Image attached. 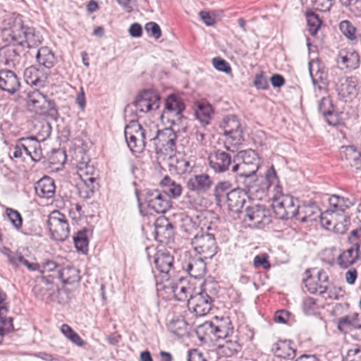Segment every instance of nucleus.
<instances>
[{"label": "nucleus", "instance_id": "obj_32", "mask_svg": "<svg viewBox=\"0 0 361 361\" xmlns=\"http://www.w3.org/2000/svg\"><path fill=\"white\" fill-rule=\"evenodd\" d=\"M319 111L329 125L336 126L338 123V115L335 112L332 101L329 98L324 97L321 99Z\"/></svg>", "mask_w": 361, "mask_h": 361}, {"label": "nucleus", "instance_id": "obj_21", "mask_svg": "<svg viewBox=\"0 0 361 361\" xmlns=\"http://www.w3.org/2000/svg\"><path fill=\"white\" fill-rule=\"evenodd\" d=\"M48 74L35 66H30L24 71L25 82L32 86L42 87L45 85Z\"/></svg>", "mask_w": 361, "mask_h": 361}, {"label": "nucleus", "instance_id": "obj_51", "mask_svg": "<svg viewBox=\"0 0 361 361\" xmlns=\"http://www.w3.org/2000/svg\"><path fill=\"white\" fill-rule=\"evenodd\" d=\"M212 64L214 67L219 71H221L226 73H230L231 72L230 64L226 60L220 57L214 58L212 59Z\"/></svg>", "mask_w": 361, "mask_h": 361}, {"label": "nucleus", "instance_id": "obj_33", "mask_svg": "<svg viewBox=\"0 0 361 361\" xmlns=\"http://www.w3.org/2000/svg\"><path fill=\"white\" fill-rule=\"evenodd\" d=\"M173 256L166 251H158L154 261L156 268L165 274H169L173 266Z\"/></svg>", "mask_w": 361, "mask_h": 361}, {"label": "nucleus", "instance_id": "obj_40", "mask_svg": "<svg viewBox=\"0 0 361 361\" xmlns=\"http://www.w3.org/2000/svg\"><path fill=\"white\" fill-rule=\"evenodd\" d=\"M212 113V107L209 104L200 103L197 106L195 116L202 124L207 125L209 123Z\"/></svg>", "mask_w": 361, "mask_h": 361}, {"label": "nucleus", "instance_id": "obj_44", "mask_svg": "<svg viewBox=\"0 0 361 361\" xmlns=\"http://www.w3.org/2000/svg\"><path fill=\"white\" fill-rule=\"evenodd\" d=\"M30 140L27 142H29L27 147L30 149V155L29 157L34 161H39L42 157V149L39 142L35 137H29Z\"/></svg>", "mask_w": 361, "mask_h": 361}, {"label": "nucleus", "instance_id": "obj_20", "mask_svg": "<svg viewBox=\"0 0 361 361\" xmlns=\"http://www.w3.org/2000/svg\"><path fill=\"white\" fill-rule=\"evenodd\" d=\"M213 180L207 173L192 176L187 181V188L196 193L207 192L212 185Z\"/></svg>", "mask_w": 361, "mask_h": 361}, {"label": "nucleus", "instance_id": "obj_17", "mask_svg": "<svg viewBox=\"0 0 361 361\" xmlns=\"http://www.w3.org/2000/svg\"><path fill=\"white\" fill-rule=\"evenodd\" d=\"M185 104L183 99L178 95L172 94L169 95L165 99V107L161 114V119L164 121L166 118L170 121L169 116L174 115L180 118L182 112L185 110Z\"/></svg>", "mask_w": 361, "mask_h": 361}, {"label": "nucleus", "instance_id": "obj_28", "mask_svg": "<svg viewBox=\"0 0 361 361\" xmlns=\"http://www.w3.org/2000/svg\"><path fill=\"white\" fill-rule=\"evenodd\" d=\"M171 288L175 298L178 301H187L188 302L190 295H193L192 294V288L190 283L183 277L180 278L177 282L173 283Z\"/></svg>", "mask_w": 361, "mask_h": 361}, {"label": "nucleus", "instance_id": "obj_26", "mask_svg": "<svg viewBox=\"0 0 361 361\" xmlns=\"http://www.w3.org/2000/svg\"><path fill=\"white\" fill-rule=\"evenodd\" d=\"M35 190L37 195L41 198L53 197L56 192L54 179L49 176H44L35 183Z\"/></svg>", "mask_w": 361, "mask_h": 361}, {"label": "nucleus", "instance_id": "obj_34", "mask_svg": "<svg viewBox=\"0 0 361 361\" xmlns=\"http://www.w3.org/2000/svg\"><path fill=\"white\" fill-rule=\"evenodd\" d=\"M329 208L338 213H346V210L354 205V202L348 197L333 195L329 198Z\"/></svg>", "mask_w": 361, "mask_h": 361}, {"label": "nucleus", "instance_id": "obj_27", "mask_svg": "<svg viewBox=\"0 0 361 361\" xmlns=\"http://www.w3.org/2000/svg\"><path fill=\"white\" fill-rule=\"evenodd\" d=\"M35 58L37 63L47 69L51 68L58 62L55 53L48 47L39 48L35 54Z\"/></svg>", "mask_w": 361, "mask_h": 361}, {"label": "nucleus", "instance_id": "obj_30", "mask_svg": "<svg viewBox=\"0 0 361 361\" xmlns=\"http://www.w3.org/2000/svg\"><path fill=\"white\" fill-rule=\"evenodd\" d=\"M337 63L342 66V68L355 70L360 66V56L356 51L341 50L338 55Z\"/></svg>", "mask_w": 361, "mask_h": 361}, {"label": "nucleus", "instance_id": "obj_31", "mask_svg": "<svg viewBox=\"0 0 361 361\" xmlns=\"http://www.w3.org/2000/svg\"><path fill=\"white\" fill-rule=\"evenodd\" d=\"M183 268L191 277L195 279L202 278L207 271L206 263L202 257L190 259Z\"/></svg>", "mask_w": 361, "mask_h": 361}, {"label": "nucleus", "instance_id": "obj_3", "mask_svg": "<svg viewBox=\"0 0 361 361\" xmlns=\"http://www.w3.org/2000/svg\"><path fill=\"white\" fill-rule=\"evenodd\" d=\"M215 283H205L200 293L190 295L188 300V307L197 316H204L212 310L214 302L213 297L215 293L211 291Z\"/></svg>", "mask_w": 361, "mask_h": 361}, {"label": "nucleus", "instance_id": "obj_47", "mask_svg": "<svg viewBox=\"0 0 361 361\" xmlns=\"http://www.w3.org/2000/svg\"><path fill=\"white\" fill-rule=\"evenodd\" d=\"M339 30L348 39L354 40L356 39V27L349 20H342L339 23Z\"/></svg>", "mask_w": 361, "mask_h": 361}, {"label": "nucleus", "instance_id": "obj_6", "mask_svg": "<svg viewBox=\"0 0 361 361\" xmlns=\"http://www.w3.org/2000/svg\"><path fill=\"white\" fill-rule=\"evenodd\" d=\"M124 135L133 153H140L145 147L146 133L137 121H130L125 128Z\"/></svg>", "mask_w": 361, "mask_h": 361}, {"label": "nucleus", "instance_id": "obj_54", "mask_svg": "<svg viewBox=\"0 0 361 361\" xmlns=\"http://www.w3.org/2000/svg\"><path fill=\"white\" fill-rule=\"evenodd\" d=\"M357 314H355L352 317L345 316L341 317L338 322V329L341 331H345L348 328L353 325V322L357 319Z\"/></svg>", "mask_w": 361, "mask_h": 361}, {"label": "nucleus", "instance_id": "obj_64", "mask_svg": "<svg viewBox=\"0 0 361 361\" xmlns=\"http://www.w3.org/2000/svg\"><path fill=\"white\" fill-rule=\"evenodd\" d=\"M129 33L133 37H140L142 34V27L140 24L134 23L129 28Z\"/></svg>", "mask_w": 361, "mask_h": 361}, {"label": "nucleus", "instance_id": "obj_35", "mask_svg": "<svg viewBox=\"0 0 361 361\" xmlns=\"http://www.w3.org/2000/svg\"><path fill=\"white\" fill-rule=\"evenodd\" d=\"M169 331L178 337H183L189 334V326L180 316L172 318L167 325Z\"/></svg>", "mask_w": 361, "mask_h": 361}, {"label": "nucleus", "instance_id": "obj_43", "mask_svg": "<svg viewBox=\"0 0 361 361\" xmlns=\"http://www.w3.org/2000/svg\"><path fill=\"white\" fill-rule=\"evenodd\" d=\"M309 71L314 86H317V87L319 90L322 89V87L319 85V83L326 85V82L327 80L326 73H325L323 70L318 68L316 72L314 73L313 67L311 63H309Z\"/></svg>", "mask_w": 361, "mask_h": 361}, {"label": "nucleus", "instance_id": "obj_41", "mask_svg": "<svg viewBox=\"0 0 361 361\" xmlns=\"http://www.w3.org/2000/svg\"><path fill=\"white\" fill-rule=\"evenodd\" d=\"M87 231L83 229L77 232L73 237L75 247L78 251L86 253L88 250V238L87 235Z\"/></svg>", "mask_w": 361, "mask_h": 361}, {"label": "nucleus", "instance_id": "obj_62", "mask_svg": "<svg viewBox=\"0 0 361 361\" xmlns=\"http://www.w3.org/2000/svg\"><path fill=\"white\" fill-rule=\"evenodd\" d=\"M289 312L284 310H278L274 314V319L276 323L285 324L289 318Z\"/></svg>", "mask_w": 361, "mask_h": 361}, {"label": "nucleus", "instance_id": "obj_15", "mask_svg": "<svg viewBox=\"0 0 361 361\" xmlns=\"http://www.w3.org/2000/svg\"><path fill=\"white\" fill-rule=\"evenodd\" d=\"M232 161V157L228 152L216 149L209 156V164L210 167L216 173H224L228 171Z\"/></svg>", "mask_w": 361, "mask_h": 361}, {"label": "nucleus", "instance_id": "obj_18", "mask_svg": "<svg viewBox=\"0 0 361 361\" xmlns=\"http://www.w3.org/2000/svg\"><path fill=\"white\" fill-rule=\"evenodd\" d=\"M176 134L171 128L159 130L157 135L152 140L158 141L160 146L164 148L166 154H172L176 149Z\"/></svg>", "mask_w": 361, "mask_h": 361}, {"label": "nucleus", "instance_id": "obj_60", "mask_svg": "<svg viewBox=\"0 0 361 361\" xmlns=\"http://www.w3.org/2000/svg\"><path fill=\"white\" fill-rule=\"evenodd\" d=\"M33 290L35 295L41 300H44L46 297H49L51 295V293H49L50 290H47V287L43 286V284H36Z\"/></svg>", "mask_w": 361, "mask_h": 361}, {"label": "nucleus", "instance_id": "obj_7", "mask_svg": "<svg viewBox=\"0 0 361 361\" xmlns=\"http://www.w3.org/2000/svg\"><path fill=\"white\" fill-rule=\"evenodd\" d=\"M47 226L53 239L66 240L70 234V227L65 214L54 210L49 215Z\"/></svg>", "mask_w": 361, "mask_h": 361}, {"label": "nucleus", "instance_id": "obj_8", "mask_svg": "<svg viewBox=\"0 0 361 361\" xmlns=\"http://www.w3.org/2000/svg\"><path fill=\"white\" fill-rule=\"evenodd\" d=\"M195 250L204 258H212L217 252V245L214 234L201 231L192 240Z\"/></svg>", "mask_w": 361, "mask_h": 361}, {"label": "nucleus", "instance_id": "obj_38", "mask_svg": "<svg viewBox=\"0 0 361 361\" xmlns=\"http://www.w3.org/2000/svg\"><path fill=\"white\" fill-rule=\"evenodd\" d=\"M161 185L164 188V193L173 198L179 197L182 192L180 184L176 183L169 176H165L161 181Z\"/></svg>", "mask_w": 361, "mask_h": 361}, {"label": "nucleus", "instance_id": "obj_29", "mask_svg": "<svg viewBox=\"0 0 361 361\" xmlns=\"http://www.w3.org/2000/svg\"><path fill=\"white\" fill-rule=\"evenodd\" d=\"M271 352L276 357L283 359H293L296 355V350L292 347V342L288 340H279L274 343Z\"/></svg>", "mask_w": 361, "mask_h": 361}, {"label": "nucleus", "instance_id": "obj_61", "mask_svg": "<svg viewBox=\"0 0 361 361\" xmlns=\"http://www.w3.org/2000/svg\"><path fill=\"white\" fill-rule=\"evenodd\" d=\"M314 5L322 11H328L334 4V0H314Z\"/></svg>", "mask_w": 361, "mask_h": 361}, {"label": "nucleus", "instance_id": "obj_63", "mask_svg": "<svg viewBox=\"0 0 361 361\" xmlns=\"http://www.w3.org/2000/svg\"><path fill=\"white\" fill-rule=\"evenodd\" d=\"M200 16L207 26H213L216 23L214 16L209 12L202 11L200 13Z\"/></svg>", "mask_w": 361, "mask_h": 361}, {"label": "nucleus", "instance_id": "obj_46", "mask_svg": "<svg viewBox=\"0 0 361 361\" xmlns=\"http://www.w3.org/2000/svg\"><path fill=\"white\" fill-rule=\"evenodd\" d=\"M306 18L310 34L315 35L321 26L322 20L318 15L312 11L307 12Z\"/></svg>", "mask_w": 361, "mask_h": 361}, {"label": "nucleus", "instance_id": "obj_57", "mask_svg": "<svg viewBox=\"0 0 361 361\" xmlns=\"http://www.w3.org/2000/svg\"><path fill=\"white\" fill-rule=\"evenodd\" d=\"M348 242L355 245L357 244L358 248L360 247L361 245V226L358 227L355 229H353L350 231V235L348 236Z\"/></svg>", "mask_w": 361, "mask_h": 361}, {"label": "nucleus", "instance_id": "obj_11", "mask_svg": "<svg viewBox=\"0 0 361 361\" xmlns=\"http://www.w3.org/2000/svg\"><path fill=\"white\" fill-rule=\"evenodd\" d=\"M133 104L137 111L143 113L157 110L160 105V97L154 90H145L137 96Z\"/></svg>", "mask_w": 361, "mask_h": 361}, {"label": "nucleus", "instance_id": "obj_59", "mask_svg": "<svg viewBox=\"0 0 361 361\" xmlns=\"http://www.w3.org/2000/svg\"><path fill=\"white\" fill-rule=\"evenodd\" d=\"M254 85L257 89L267 90L269 87L267 79L262 73L256 75Z\"/></svg>", "mask_w": 361, "mask_h": 361}, {"label": "nucleus", "instance_id": "obj_48", "mask_svg": "<svg viewBox=\"0 0 361 361\" xmlns=\"http://www.w3.org/2000/svg\"><path fill=\"white\" fill-rule=\"evenodd\" d=\"M61 267L56 262L47 260L42 263L39 271L42 274L51 272L49 277L51 279H57V271L61 270Z\"/></svg>", "mask_w": 361, "mask_h": 361}, {"label": "nucleus", "instance_id": "obj_10", "mask_svg": "<svg viewBox=\"0 0 361 361\" xmlns=\"http://www.w3.org/2000/svg\"><path fill=\"white\" fill-rule=\"evenodd\" d=\"M245 221L251 222V226L263 228L271 222V216L264 205L252 204L245 208Z\"/></svg>", "mask_w": 361, "mask_h": 361}, {"label": "nucleus", "instance_id": "obj_45", "mask_svg": "<svg viewBox=\"0 0 361 361\" xmlns=\"http://www.w3.org/2000/svg\"><path fill=\"white\" fill-rule=\"evenodd\" d=\"M232 185L229 181H221L216 184L214 192L216 201H221L226 197L227 198V193L231 190Z\"/></svg>", "mask_w": 361, "mask_h": 361}, {"label": "nucleus", "instance_id": "obj_53", "mask_svg": "<svg viewBox=\"0 0 361 361\" xmlns=\"http://www.w3.org/2000/svg\"><path fill=\"white\" fill-rule=\"evenodd\" d=\"M145 29L148 35L155 39L161 36V30L159 25L154 22H149L145 24Z\"/></svg>", "mask_w": 361, "mask_h": 361}, {"label": "nucleus", "instance_id": "obj_49", "mask_svg": "<svg viewBox=\"0 0 361 361\" xmlns=\"http://www.w3.org/2000/svg\"><path fill=\"white\" fill-rule=\"evenodd\" d=\"M290 204L286 207L285 216L283 219H289L295 218L297 219V216L299 213L300 206L298 205V200L290 196Z\"/></svg>", "mask_w": 361, "mask_h": 361}, {"label": "nucleus", "instance_id": "obj_37", "mask_svg": "<svg viewBox=\"0 0 361 361\" xmlns=\"http://www.w3.org/2000/svg\"><path fill=\"white\" fill-rule=\"evenodd\" d=\"M57 279L65 284H73L80 281L79 271L73 267L61 268L57 271Z\"/></svg>", "mask_w": 361, "mask_h": 361}, {"label": "nucleus", "instance_id": "obj_16", "mask_svg": "<svg viewBox=\"0 0 361 361\" xmlns=\"http://www.w3.org/2000/svg\"><path fill=\"white\" fill-rule=\"evenodd\" d=\"M78 173L86 187V197H91L97 188L96 176L97 171L93 166L87 163H80L78 165Z\"/></svg>", "mask_w": 361, "mask_h": 361}, {"label": "nucleus", "instance_id": "obj_52", "mask_svg": "<svg viewBox=\"0 0 361 361\" xmlns=\"http://www.w3.org/2000/svg\"><path fill=\"white\" fill-rule=\"evenodd\" d=\"M343 361H361V345H356L349 349Z\"/></svg>", "mask_w": 361, "mask_h": 361}, {"label": "nucleus", "instance_id": "obj_23", "mask_svg": "<svg viewBox=\"0 0 361 361\" xmlns=\"http://www.w3.org/2000/svg\"><path fill=\"white\" fill-rule=\"evenodd\" d=\"M322 213L315 202L300 206L297 220L302 223H312L319 219L321 221Z\"/></svg>", "mask_w": 361, "mask_h": 361}, {"label": "nucleus", "instance_id": "obj_56", "mask_svg": "<svg viewBox=\"0 0 361 361\" xmlns=\"http://www.w3.org/2000/svg\"><path fill=\"white\" fill-rule=\"evenodd\" d=\"M188 361H207V359L202 352L195 348L188 350Z\"/></svg>", "mask_w": 361, "mask_h": 361}, {"label": "nucleus", "instance_id": "obj_25", "mask_svg": "<svg viewBox=\"0 0 361 361\" xmlns=\"http://www.w3.org/2000/svg\"><path fill=\"white\" fill-rule=\"evenodd\" d=\"M154 227L155 238L160 242L169 240L173 235V226L165 217L158 218Z\"/></svg>", "mask_w": 361, "mask_h": 361}, {"label": "nucleus", "instance_id": "obj_13", "mask_svg": "<svg viewBox=\"0 0 361 361\" xmlns=\"http://www.w3.org/2000/svg\"><path fill=\"white\" fill-rule=\"evenodd\" d=\"M220 128L224 130V134L229 136L236 143L243 140V129L242 125L235 115H228L223 119Z\"/></svg>", "mask_w": 361, "mask_h": 361}, {"label": "nucleus", "instance_id": "obj_1", "mask_svg": "<svg viewBox=\"0 0 361 361\" xmlns=\"http://www.w3.org/2000/svg\"><path fill=\"white\" fill-rule=\"evenodd\" d=\"M1 25L4 40L13 44L6 48L4 54L6 64L9 66L16 67L20 63V55L24 48L35 49L42 42L40 32L33 27L24 25L19 14H6Z\"/></svg>", "mask_w": 361, "mask_h": 361}, {"label": "nucleus", "instance_id": "obj_50", "mask_svg": "<svg viewBox=\"0 0 361 361\" xmlns=\"http://www.w3.org/2000/svg\"><path fill=\"white\" fill-rule=\"evenodd\" d=\"M6 212L13 226L17 230H19L22 226L23 222L20 214L17 210H15L12 208H7Z\"/></svg>", "mask_w": 361, "mask_h": 361}, {"label": "nucleus", "instance_id": "obj_2", "mask_svg": "<svg viewBox=\"0 0 361 361\" xmlns=\"http://www.w3.org/2000/svg\"><path fill=\"white\" fill-rule=\"evenodd\" d=\"M259 166L260 159L257 153L249 149L238 152L233 159L231 171L244 178V184L249 191H257L255 182L257 180L256 172Z\"/></svg>", "mask_w": 361, "mask_h": 361}, {"label": "nucleus", "instance_id": "obj_36", "mask_svg": "<svg viewBox=\"0 0 361 361\" xmlns=\"http://www.w3.org/2000/svg\"><path fill=\"white\" fill-rule=\"evenodd\" d=\"M358 84L357 80L355 77H348L345 81L341 83L339 94L343 97H353L357 94Z\"/></svg>", "mask_w": 361, "mask_h": 361}, {"label": "nucleus", "instance_id": "obj_58", "mask_svg": "<svg viewBox=\"0 0 361 361\" xmlns=\"http://www.w3.org/2000/svg\"><path fill=\"white\" fill-rule=\"evenodd\" d=\"M265 183L264 186H262V188H265L268 189L272 184H274L277 180L276 173L273 167L269 168L267 173L266 176L264 178Z\"/></svg>", "mask_w": 361, "mask_h": 361}, {"label": "nucleus", "instance_id": "obj_5", "mask_svg": "<svg viewBox=\"0 0 361 361\" xmlns=\"http://www.w3.org/2000/svg\"><path fill=\"white\" fill-rule=\"evenodd\" d=\"M321 225L326 230L336 234H344L350 226V216L347 213H338L326 209L322 212Z\"/></svg>", "mask_w": 361, "mask_h": 361}, {"label": "nucleus", "instance_id": "obj_19", "mask_svg": "<svg viewBox=\"0 0 361 361\" xmlns=\"http://www.w3.org/2000/svg\"><path fill=\"white\" fill-rule=\"evenodd\" d=\"M20 88V78L14 71L8 69L0 70V90L13 94Z\"/></svg>", "mask_w": 361, "mask_h": 361}, {"label": "nucleus", "instance_id": "obj_9", "mask_svg": "<svg viewBox=\"0 0 361 361\" xmlns=\"http://www.w3.org/2000/svg\"><path fill=\"white\" fill-rule=\"evenodd\" d=\"M204 332L205 334L210 336L214 335L216 338H227L233 333V329L232 324L228 319L214 322H205L197 327V333Z\"/></svg>", "mask_w": 361, "mask_h": 361}, {"label": "nucleus", "instance_id": "obj_42", "mask_svg": "<svg viewBox=\"0 0 361 361\" xmlns=\"http://www.w3.org/2000/svg\"><path fill=\"white\" fill-rule=\"evenodd\" d=\"M61 331L67 338L75 345L78 346L84 345L85 341L68 324H63L61 327Z\"/></svg>", "mask_w": 361, "mask_h": 361}, {"label": "nucleus", "instance_id": "obj_55", "mask_svg": "<svg viewBox=\"0 0 361 361\" xmlns=\"http://www.w3.org/2000/svg\"><path fill=\"white\" fill-rule=\"evenodd\" d=\"M253 264L255 268L262 267L264 269H269L271 267L267 255H256Z\"/></svg>", "mask_w": 361, "mask_h": 361}, {"label": "nucleus", "instance_id": "obj_14", "mask_svg": "<svg viewBox=\"0 0 361 361\" xmlns=\"http://www.w3.org/2000/svg\"><path fill=\"white\" fill-rule=\"evenodd\" d=\"M145 200L147 207L157 213H165L169 208V202L166 195L159 190H147Z\"/></svg>", "mask_w": 361, "mask_h": 361}, {"label": "nucleus", "instance_id": "obj_4", "mask_svg": "<svg viewBox=\"0 0 361 361\" xmlns=\"http://www.w3.org/2000/svg\"><path fill=\"white\" fill-rule=\"evenodd\" d=\"M27 106L36 114L47 115L54 120L59 117L55 102L39 90H34L28 94Z\"/></svg>", "mask_w": 361, "mask_h": 361}, {"label": "nucleus", "instance_id": "obj_22", "mask_svg": "<svg viewBox=\"0 0 361 361\" xmlns=\"http://www.w3.org/2000/svg\"><path fill=\"white\" fill-rule=\"evenodd\" d=\"M248 195L245 190L240 188H235L227 193V204L230 210L240 213L246 203Z\"/></svg>", "mask_w": 361, "mask_h": 361}, {"label": "nucleus", "instance_id": "obj_24", "mask_svg": "<svg viewBox=\"0 0 361 361\" xmlns=\"http://www.w3.org/2000/svg\"><path fill=\"white\" fill-rule=\"evenodd\" d=\"M361 256L357 244L343 251L337 258V264L342 269H347L355 264Z\"/></svg>", "mask_w": 361, "mask_h": 361}, {"label": "nucleus", "instance_id": "obj_39", "mask_svg": "<svg viewBox=\"0 0 361 361\" xmlns=\"http://www.w3.org/2000/svg\"><path fill=\"white\" fill-rule=\"evenodd\" d=\"M290 195H282L279 197L274 199L272 208L276 216L281 219H283L286 207L290 204Z\"/></svg>", "mask_w": 361, "mask_h": 361}, {"label": "nucleus", "instance_id": "obj_12", "mask_svg": "<svg viewBox=\"0 0 361 361\" xmlns=\"http://www.w3.org/2000/svg\"><path fill=\"white\" fill-rule=\"evenodd\" d=\"M340 156L355 176L361 178V152L353 145L343 146L340 149Z\"/></svg>", "mask_w": 361, "mask_h": 361}]
</instances>
